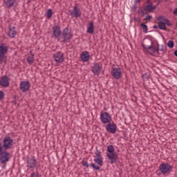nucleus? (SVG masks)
Segmentation results:
<instances>
[{
  "label": "nucleus",
  "mask_w": 177,
  "mask_h": 177,
  "mask_svg": "<svg viewBox=\"0 0 177 177\" xmlns=\"http://www.w3.org/2000/svg\"><path fill=\"white\" fill-rule=\"evenodd\" d=\"M172 166L169 165L168 162H162L159 166V169L156 171V174L158 176L161 175V174H163V175H165L167 174H171L172 172ZM161 172V174L158 172Z\"/></svg>",
  "instance_id": "4"
},
{
  "label": "nucleus",
  "mask_w": 177,
  "mask_h": 177,
  "mask_svg": "<svg viewBox=\"0 0 177 177\" xmlns=\"http://www.w3.org/2000/svg\"><path fill=\"white\" fill-rule=\"evenodd\" d=\"M5 97V94L3 93V91L0 90V100H2L3 97Z\"/></svg>",
  "instance_id": "39"
},
{
  "label": "nucleus",
  "mask_w": 177,
  "mask_h": 177,
  "mask_svg": "<svg viewBox=\"0 0 177 177\" xmlns=\"http://www.w3.org/2000/svg\"><path fill=\"white\" fill-rule=\"evenodd\" d=\"M174 55L176 56V57H177V50L174 51Z\"/></svg>",
  "instance_id": "47"
},
{
  "label": "nucleus",
  "mask_w": 177,
  "mask_h": 177,
  "mask_svg": "<svg viewBox=\"0 0 177 177\" xmlns=\"http://www.w3.org/2000/svg\"><path fill=\"white\" fill-rule=\"evenodd\" d=\"M10 159V153L6 151L5 149L0 152V162H1V164H6Z\"/></svg>",
  "instance_id": "9"
},
{
  "label": "nucleus",
  "mask_w": 177,
  "mask_h": 177,
  "mask_svg": "<svg viewBox=\"0 0 177 177\" xmlns=\"http://www.w3.org/2000/svg\"><path fill=\"white\" fill-rule=\"evenodd\" d=\"M30 55H31V56H32V55H33V54H32V50H30Z\"/></svg>",
  "instance_id": "48"
},
{
  "label": "nucleus",
  "mask_w": 177,
  "mask_h": 177,
  "mask_svg": "<svg viewBox=\"0 0 177 177\" xmlns=\"http://www.w3.org/2000/svg\"><path fill=\"white\" fill-rule=\"evenodd\" d=\"M159 28L160 30H167V26H165V23L162 21H159Z\"/></svg>",
  "instance_id": "26"
},
{
  "label": "nucleus",
  "mask_w": 177,
  "mask_h": 177,
  "mask_svg": "<svg viewBox=\"0 0 177 177\" xmlns=\"http://www.w3.org/2000/svg\"><path fill=\"white\" fill-rule=\"evenodd\" d=\"M53 30V35L54 37V38H60V37H62V30L60 29V26H57V25H55L53 26V27L52 28Z\"/></svg>",
  "instance_id": "15"
},
{
  "label": "nucleus",
  "mask_w": 177,
  "mask_h": 177,
  "mask_svg": "<svg viewBox=\"0 0 177 177\" xmlns=\"http://www.w3.org/2000/svg\"><path fill=\"white\" fill-rule=\"evenodd\" d=\"M111 75L113 76L115 80H121L122 77V72H121V68H113L111 71Z\"/></svg>",
  "instance_id": "14"
},
{
  "label": "nucleus",
  "mask_w": 177,
  "mask_h": 177,
  "mask_svg": "<svg viewBox=\"0 0 177 177\" xmlns=\"http://www.w3.org/2000/svg\"><path fill=\"white\" fill-rule=\"evenodd\" d=\"M167 46L168 48H170L171 49H172V48L175 46V43L174 42L173 40H170L167 42Z\"/></svg>",
  "instance_id": "30"
},
{
  "label": "nucleus",
  "mask_w": 177,
  "mask_h": 177,
  "mask_svg": "<svg viewBox=\"0 0 177 177\" xmlns=\"http://www.w3.org/2000/svg\"><path fill=\"white\" fill-rule=\"evenodd\" d=\"M91 55H89V52L88 51H83L80 55V58L82 62H88Z\"/></svg>",
  "instance_id": "21"
},
{
  "label": "nucleus",
  "mask_w": 177,
  "mask_h": 177,
  "mask_svg": "<svg viewBox=\"0 0 177 177\" xmlns=\"http://www.w3.org/2000/svg\"><path fill=\"white\" fill-rule=\"evenodd\" d=\"M16 0H6L4 1L6 8H13L15 6V3Z\"/></svg>",
  "instance_id": "22"
},
{
  "label": "nucleus",
  "mask_w": 177,
  "mask_h": 177,
  "mask_svg": "<svg viewBox=\"0 0 177 177\" xmlns=\"http://www.w3.org/2000/svg\"><path fill=\"white\" fill-rule=\"evenodd\" d=\"M13 146V139L10 136L4 137L3 140V148L4 150H9Z\"/></svg>",
  "instance_id": "8"
},
{
  "label": "nucleus",
  "mask_w": 177,
  "mask_h": 177,
  "mask_svg": "<svg viewBox=\"0 0 177 177\" xmlns=\"http://www.w3.org/2000/svg\"><path fill=\"white\" fill-rule=\"evenodd\" d=\"M82 165H83V167H86V168H89V165L88 164V162L85 160L82 161Z\"/></svg>",
  "instance_id": "34"
},
{
  "label": "nucleus",
  "mask_w": 177,
  "mask_h": 177,
  "mask_svg": "<svg viewBox=\"0 0 177 177\" xmlns=\"http://www.w3.org/2000/svg\"><path fill=\"white\" fill-rule=\"evenodd\" d=\"M138 13H140L141 15V17H143V16H145V15H146V12L145 11V10H143L142 8L138 10Z\"/></svg>",
  "instance_id": "33"
},
{
  "label": "nucleus",
  "mask_w": 177,
  "mask_h": 177,
  "mask_svg": "<svg viewBox=\"0 0 177 177\" xmlns=\"http://www.w3.org/2000/svg\"><path fill=\"white\" fill-rule=\"evenodd\" d=\"M90 167L93 168L95 171H100V167L95 165V163H91Z\"/></svg>",
  "instance_id": "29"
},
{
  "label": "nucleus",
  "mask_w": 177,
  "mask_h": 177,
  "mask_svg": "<svg viewBox=\"0 0 177 177\" xmlns=\"http://www.w3.org/2000/svg\"><path fill=\"white\" fill-rule=\"evenodd\" d=\"M12 104H17V95H14L13 100L12 101Z\"/></svg>",
  "instance_id": "36"
},
{
  "label": "nucleus",
  "mask_w": 177,
  "mask_h": 177,
  "mask_svg": "<svg viewBox=\"0 0 177 177\" xmlns=\"http://www.w3.org/2000/svg\"><path fill=\"white\" fill-rule=\"evenodd\" d=\"M147 5H153V3H151V0H147Z\"/></svg>",
  "instance_id": "43"
},
{
  "label": "nucleus",
  "mask_w": 177,
  "mask_h": 177,
  "mask_svg": "<svg viewBox=\"0 0 177 177\" xmlns=\"http://www.w3.org/2000/svg\"><path fill=\"white\" fill-rule=\"evenodd\" d=\"M153 28H154L155 30L157 29V28H159V25H158V26L154 25V26H153Z\"/></svg>",
  "instance_id": "45"
},
{
  "label": "nucleus",
  "mask_w": 177,
  "mask_h": 177,
  "mask_svg": "<svg viewBox=\"0 0 177 177\" xmlns=\"http://www.w3.org/2000/svg\"><path fill=\"white\" fill-rule=\"evenodd\" d=\"M102 70H103V66L100 63H95L91 67L92 73L97 77H99L100 73H102Z\"/></svg>",
  "instance_id": "10"
},
{
  "label": "nucleus",
  "mask_w": 177,
  "mask_h": 177,
  "mask_svg": "<svg viewBox=\"0 0 177 177\" xmlns=\"http://www.w3.org/2000/svg\"><path fill=\"white\" fill-rule=\"evenodd\" d=\"M163 21H165V25L167 24V26H169L170 27H171V26H172V24H171L169 22V20H168L167 19H163Z\"/></svg>",
  "instance_id": "37"
},
{
  "label": "nucleus",
  "mask_w": 177,
  "mask_h": 177,
  "mask_svg": "<svg viewBox=\"0 0 177 177\" xmlns=\"http://www.w3.org/2000/svg\"><path fill=\"white\" fill-rule=\"evenodd\" d=\"M162 1H164V0H158L157 3H156V6H158V5L160 4L161 2H162Z\"/></svg>",
  "instance_id": "44"
},
{
  "label": "nucleus",
  "mask_w": 177,
  "mask_h": 177,
  "mask_svg": "<svg viewBox=\"0 0 177 177\" xmlns=\"http://www.w3.org/2000/svg\"><path fill=\"white\" fill-rule=\"evenodd\" d=\"M53 59L56 63H63L64 62V54L62 51H58L53 55Z\"/></svg>",
  "instance_id": "13"
},
{
  "label": "nucleus",
  "mask_w": 177,
  "mask_h": 177,
  "mask_svg": "<svg viewBox=\"0 0 177 177\" xmlns=\"http://www.w3.org/2000/svg\"><path fill=\"white\" fill-rule=\"evenodd\" d=\"M26 62L28 64H32L34 63V54H32L31 57L28 56L26 57Z\"/></svg>",
  "instance_id": "25"
},
{
  "label": "nucleus",
  "mask_w": 177,
  "mask_h": 177,
  "mask_svg": "<svg viewBox=\"0 0 177 177\" xmlns=\"http://www.w3.org/2000/svg\"><path fill=\"white\" fill-rule=\"evenodd\" d=\"M94 161L95 164L98 165L100 167H103V158H95Z\"/></svg>",
  "instance_id": "23"
},
{
  "label": "nucleus",
  "mask_w": 177,
  "mask_h": 177,
  "mask_svg": "<svg viewBox=\"0 0 177 177\" xmlns=\"http://www.w3.org/2000/svg\"><path fill=\"white\" fill-rule=\"evenodd\" d=\"M9 81H10V79L8 75H3L0 79V86L3 88H8L10 84Z\"/></svg>",
  "instance_id": "17"
},
{
  "label": "nucleus",
  "mask_w": 177,
  "mask_h": 177,
  "mask_svg": "<svg viewBox=\"0 0 177 177\" xmlns=\"http://www.w3.org/2000/svg\"><path fill=\"white\" fill-rule=\"evenodd\" d=\"M100 120L105 126V129L109 133L114 134L117 132V124L112 121L111 115L108 112H102L100 115Z\"/></svg>",
  "instance_id": "1"
},
{
  "label": "nucleus",
  "mask_w": 177,
  "mask_h": 177,
  "mask_svg": "<svg viewBox=\"0 0 177 177\" xmlns=\"http://www.w3.org/2000/svg\"><path fill=\"white\" fill-rule=\"evenodd\" d=\"M173 13L175 15V16H177V8H174Z\"/></svg>",
  "instance_id": "41"
},
{
  "label": "nucleus",
  "mask_w": 177,
  "mask_h": 177,
  "mask_svg": "<svg viewBox=\"0 0 177 177\" xmlns=\"http://www.w3.org/2000/svg\"><path fill=\"white\" fill-rule=\"evenodd\" d=\"M9 48L5 46V44L1 43L0 44V64L3 63H6V53H8Z\"/></svg>",
  "instance_id": "5"
},
{
  "label": "nucleus",
  "mask_w": 177,
  "mask_h": 177,
  "mask_svg": "<svg viewBox=\"0 0 177 177\" xmlns=\"http://www.w3.org/2000/svg\"><path fill=\"white\" fill-rule=\"evenodd\" d=\"M30 86H31V84H30V82L23 81V82H21L19 84V89L22 92H27L28 91H30Z\"/></svg>",
  "instance_id": "16"
},
{
  "label": "nucleus",
  "mask_w": 177,
  "mask_h": 177,
  "mask_svg": "<svg viewBox=\"0 0 177 177\" xmlns=\"http://www.w3.org/2000/svg\"><path fill=\"white\" fill-rule=\"evenodd\" d=\"M8 35L10 38H15L17 35V31L16 30V27L12 26V25L8 26Z\"/></svg>",
  "instance_id": "18"
},
{
  "label": "nucleus",
  "mask_w": 177,
  "mask_h": 177,
  "mask_svg": "<svg viewBox=\"0 0 177 177\" xmlns=\"http://www.w3.org/2000/svg\"><path fill=\"white\" fill-rule=\"evenodd\" d=\"M41 176L39 175V173L38 171L32 172L30 174V177H40Z\"/></svg>",
  "instance_id": "32"
},
{
  "label": "nucleus",
  "mask_w": 177,
  "mask_h": 177,
  "mask_svg": "<svg viewBox=\"0 0 177 177\" xmlns=\"http://www.w3.org/2000/svg\"><path fill=\"white\" fill-rule=\"evenodd\" d=\"M38 164L37 159H35V156H30L28 157L26 159V167L28 169H34Z\"/></svg>",
  "instance_id": "7"
},
{
  "label": "nucleus",
  "mask_w": 177,
  "mask_h": 177,
  "mask_svg": "<svg viewBox=\"0 0 177 177\" xmlns=\"http://www.w3.org/2000/svg\"><path fill=\"white\" fill-rule=\"evenodd\" d=\"M142 78L144 81H148L150 78V73H145L142 75Z\"/></svg>",
  "instance_id": "28"
},
{
  "label": "nucleus",
  "mask_w": 177,
  "mask_h": 177,
  "mask_svg": "<svg viewBox=\"0 0 177 177\" xmlns=\"http://www.w3.org/2000/svg\"><path fill=\"white\" fill-rule=\"evenodd\" d=\"M45 15L46 16L47 19H52V16H53V11L52 9H48Z\"/></svg>",
  "instance_id": "24"
},
{
  "label": "nucleus",
  "mask_w": 177,
  "mask_h": 177,
  "mask_svg": "<svg viewBox=\"0 0 177 177\" xmlns=\"http://www.w3.org/2000/svg\"><path fill=\"white\" fill-rule=\"evenodd\" d=\"M155 9H157V6H153V4H147L143 7V10H145L146 15L151 13Z\"/></svg>",
  "instance_id": "19"
},
{
  "label": "nucleus",
  "mask_w": 177,
  "mask_h": 177,
  "mask_svg": "<svg viewBox=\"0 0 177 177\" xmlns=\"http://www.w3.org/2000/svg\"><path fill=\"white\" fill-rule=\"evenodd\" d=\"M106 157L109 158L111 164H115L117 162V160H118V155H117V152H115L114 149V146H107Z\"/></svg>",
  "instance_id": "3"
},
{
  "label": "nucleus",
  "mask_w": 177,
  "mask_h": 177,
  "mask_svg": "<svg viewBox=\"0 0 177 177\" xmlns=\"http://www.w3.org/2000/svg\"><path fill=\"white\" fill-rule=\"evenodd\" d=\"M86 32L91 35L95 34V24L93 23V21H91L88 23V26L87 28Z\"/></svg>",
  "instance_id": "20"
},
{
  "label": "nucleus",
  "mask_w": 177,
  "mask_h": 177,
  "mask_svg": "<svg viewBox=\"0 0 177 177\" xmlns=\"http://www.w3.org/2000/svg\"><path fill=\"white\" fill-rule=\"evenodd\" d=\"M140 26L142 29L143 32H145V34L147 33V31L149 30V28H147V25H146L145 23H141Z\"/></svg>",
  "instance_id": "27"
},
{
  "label": "nucleus",
  "mask_w": 177,
  "mask_h": 177,
  "mask_svg": "<svg viewBox=\"0 0 177 177\" xmlns=\"http://www.w3.org/2000/svg\"><path fill=\"white\" fill-rule=\"evenodd\" d=\"M95 154L97 158H103V157L102 156V153L100 152V151H99V149L95 150Z\"/></svg>",
  "instance_id": "31"
},
{
  "label": "nucleus",
  "mask_w": 177,
  "mask_h": 177,
  "mask_svg": "<svg viewBox=\"0 0 177 177\" xmlns=\"http://www.w3.org/2000/svg\"><path fill=\"white\" fill-rule=\"evenodd\" d=\"M154 44L149 39H144L142 43L141 44L142 48H144L145 50L147 52L149 55H154V52L156 48H154Z\"/></svg>",
  "instance_id": "2"
},
{
  "label": "nucleus",
  "mask_w": 177,
  "mask_h": 177,
  "mask_svg": "<svg viewBox=\"0 0 177 177\" xmlns=\"http://www.w3.org/2000/svg\"><path fill=\"white\" fill-rule=\"evenodd\" d=\"M61 38L62 39L61 42H64V44L71 42V39H73V34L68 30V28H64L61 35Z\"/></svg>",
  "instance_id": "6"
},
{
  "label": "nucleus",
  "mask_w": 177,
  "mask_h": 177,
  "mask_svg": "<svg viewBox=\"0 0 177 177\" xmlns=\"http://www.w3.org/2000/svg\"><path fill=\"white\" fill-rule=\"evenodd\" d=\"M3 151V145H2V143L0 142V153Z\"/></svg>",
  "instance_id": "40"
},
{
  "label": "nucleus",
  "mask_w": 177,
  "mask_h": 177,
  "mask_svg": "<svg viewBox=\"0 0 177 177\" xmlns=\"http://www.w3.org/2000/svg\"><path fill=\"white\" fill-rule=\"evenodd\" d=\"M138 3H135L134 5L131 7L132 12H136V10L138 9Z\"/></svg>",
  "instance_id": "35"
},
{
  "label": "nucleus",
  "mask_w": 177,
  "mask_h": 177,
  "mask_svg": "<svg viewBox=\"0 0 177 177\" xmlns=\"http://www.w3.org/2000/svg\"><path fill=\"white\" fill-rule=\"evenodd\" d=\"M153 46L155 48L154 53H156L158 55H160V52H161V53H165L167 52V49L164 48L163 42L155 43Z\"/></svg>",
  "instance_id": "12"
},
{
  "label": "nucleus",
  "mask_w": 177,
  "mask_h": 177,
  "mask_svg": "<svg viewBox=\"0 0 177 177\" xmlns=\"http://www.w3.org/2000/svg\"><path fill=\"white\" fill-rule=\"evenodd\" d=\"M165 19H164V17H161V16H159V17H157V20H164Z\"/></svg>",
  "instance_id": "42"
},
{
  "label": "nucleus",
  "mask_w": 177,
  "mask_h": 177,
  "mask_svg": "<svg viewBox=\"0 0 177 177\" xmlns=\"http://www.w3.org/2000/svg\"><path fill=\"white\" fill-rule=\"evenodd\" d=\"M135 3H140V0H135Z\"/></svg>",
  "instance_id": "46"
},
{
  "label": "nucleus",
  "mask_w": 177,
  "mask_h": 177,
  "mask_svg": "<svg viewBox=\"0 0 177 177\" xmlns=\"http://www.w3.org/2000/svg\"><path fill=\"white\" fill-rule=\"evenodd\" d=\"M153 19V17L151 15H147L145 18V20L146 21H148V20H151Z\"/></svg>",
  "instance_id": "38"
},
{
  "label": "nucleus",
  "mask_w": 177,
  "mask_h": 177,
  "mask_svg": "<svg viewBox=\"0 0 177 177\" xmlns=\"http://www.w3.org/2000/svg\"><path fill=\"white\" fill-rule=\"evenodd\" d=\"M68 12L71 17H74L75 19H77V17H81V15H82V12H81V8H80L77 6H75L73 7V9L72 10H69Z\"/></svg>",
  "instance_id": "11"
}]
</instances>
